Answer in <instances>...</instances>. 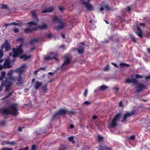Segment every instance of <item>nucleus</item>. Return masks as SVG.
Here are the masks:
<instances>
[{"label":"nucleus","mask_w":150,"mask_h":150,"mask_svg":"<svg viewBox=\"0 0 150 150\" xmlns=\"http://www.w3.org/2000/svg\"><path fill=\"white\" fill-rule=\"evenodd\" d=\"M23 69L22 67H20L19 68H17L15 71L17 73H18L19 75H21L23 72Z\"/></svg>","instance_id":"obj_23"},{"label":"nucleus","mask_w":150,"mask_h":150,"mask_svg":"<svg viewBox=\"0 0 150 150\" xmlns=\"http://www.w3.org/2000/svg\"><path fill=\"white\" fill-rule=\"evenodd\" d=\"M22 45L21 44L19 46H17L16 48H13V53L12 57L14 59L13 60V62L15 61L16 58L18 57L19 54L23 53V50L22 48Z\"/></svg>","instance_id":"obj_3"},{"label":"nucleus","mask_w":150,"mask_h":150,"mask_svg":"<svg viewBox=\"0 0 150 150\" xmlns=\"http://www.w3.org/2000/svg\"><path fill=\"white\" fill-rule=\"evenodd\" d=\"M29 149L28 147L27 146L25 148H23V149H20L18 150H28Z\"/></svg>","instance_id":"obj_52"},{"label":"nucleus","mask_w":150,"mask_h":150,"mask_svg":"<svg viewBox=\"0 0 150 150\" xmlns=\"http://www.w3.org/2000/svg\"><path fill=\"white\" fill-rule=\"evenodd\" d=\"M53 21L54 23H57L60 24L55 27L54 29L57 30H60L67 26V23L62 21V19L57 16H55L53 18Z\"/></svg>","instance_id":"obj_2"},{"label":"nucleus","mask_w":150,"mask_h":150,"mask_svg":"<svg viewBox=\"0 0 150 150\" xmlns=\"http://www.w3.org/2000/svg\"><path fill=\"white\" fill-rule=\"evenodd\" d=\"M14 31L16 33H17L19 32V30L18 28H15L14 29Z\"/></svg>","instance_id":"obj_51"},{"label":"nucleus","mask_w":150,"mask_h":150,"mask_svg":"<svg viewBox=\"0 0 150 150\" xmlns=\"http://www.w3.org/2000/svg\"><path fill=\"white\" fill-rule=\"evenodd\" d=\"M1 75L0 76V81H2L4 78L6 79V77H5L6 75V72L5 71H3L1 72Z\"/></svg>","instance_id":"obj_25"},{"label":"nucleus","mask_w":150,"mask_h":150,"mask_svg":"<svg viewBox=\"0 0 150 150\" xmlns=\"http://www.w3.org/2000/svg\"><path fill=\"white\" fill-rule=\"evenodd\" d=\"M130 139L133 140L134 139H135V137L134 135H132L130 136Z\"/></svg>","instance_id":"obj_46"},{"label":"nucleus","mask_w":150,"mask_h":150,"mask_svg":"<svg viewBox=\"0 0 150 150\" xmlns=\"http://www.w3.org/2000/svg\"><path fill=\"white\" fill-rule=\"evenodd\" d=\"M12 148H11L9 149L8 148H5L1 149V150H12Z\"/></svg>","instance_id":"obj_47"},{"label":"nucleus","mask_w":150,"mask_h":150,"mask_svg":"<svg viewBox=\"0 0 150 150\" xmlns=\"http://www.w3.org/2000/svg\"><path fill=\"white\" fill-rule=\"evenodd\" d=\"M20 25V23H16L14 22H13L12 23H5L4 24V26L5 27H7L8 26H10V25H15V26H17V25Z\"/></svg>","instance_id":"obj_20"},{"label":"nucleus","mask_w":150,"mask_h":150,"mask_svg":"<svg viewBox=\"0 0 150 150\" xmlns=\"http://www.w3.org/2000/svg\"><path fill=\"white\" fill-rule=\"evenodd\" d=\"M13 73L12 70H11L7 73V75L9 76L8 77L6 78V79L5 80H6L7 79H8L9 81H11V85L13 84V82L15 81V79L12 77Z\"/></svg>","instance_id":"obj_11"},{"label":"nucleus","mask_w":150,"mask_h":150,"mask_svg":"<svg viewBox=\"0 0 150 150\" xmlns=\"http://www.w3.org/2000/svg\"><path fill=\"white\" fill-rule=\"evenodd\" d=\"M74 139V137L73 136H71L68 138V140L70 142H71Z\"/></svg>","instance_id":"obj_44"},{"label":"nucleus","mask_w":150,"mask_h":150,"mask_svg":"<svg viewBox=\"0 0 150 150\" xmlns=\"http://www.w3.org/2000/svg\"><path fill=\"white\" fill-rule=\"evenodd\" d=\"M98 149L99 150H112L105 144H100L98 147Z\"/></svg>","instance_id":"obj_14"},{"label":"nucleus","mask_w":150,"mask_h":150,"mask_svg":"<svg viewBox=\"0 0 150 150\" xmlns=\"http://www.w3.org/2000/svg\"><path fill=\"white\" fill-rule=\"evenodd\" d=\"M36 30H37V28L36 27H33L31 29L27 28L24 30V32L25 33L28 34L30 33H32L33 31H35Z\"/></svg>","instance_id":"obj_15"},{"label":"nucleus","mask_w":150,"mask_h":150,"mask_svg":"<svg viewBox=\"0 0 150 150\" xmlns=\"http://www.w3.org/2000/svg\"><path fill=\"white\" fill-rule=\"evenodd\" d=\"M1 48L0 49V59H1L4 55L3 50Z\"/></svg>","instance_id":"obj_38"},{"label":"nucleus","mask_w":150,"mask_h":150,"mask_svg":"<svg viewBox=\"0 0 150 150\" xmlns=\"http://www.w3.org/2000/svg\"><path fill=\"white\" fill-rule=\"evenodd\" d=\"M3 68L6 69V66L4 65L3 66H2L0 64V70H1Z\"/></svg>","instance_id":"obj_49"},{"label":"nucleus","mask_w":150,"mask_h":150,"mask_svg":"<svg viewBox=\"0 0 150 150\" xmlns=\"http://www.w3.org/2000/svg\"><path fill=\"white\" fill-rule=\"evenodd\" d=\"M130 38L132 39V40L134 43H136V38L134 37L132 35H130Z\"/></svg>","instance_id":"obj_39"},{"label":"nucleus","mask_w":150,"mask_h":150,"mask_svg":"<svg viewBox=\"0 0 150 150\" xmlns=\"http://www.w3.org/2000/svg\"><path fill=\"white\" fill-rule=\"evenodd\" d=\"M37 23L36 22L33 21L27 22V24L29 26H30L33 25L35 26L37 25Z\"/></svg>","instance_id":"obj_26"},{"label":"nucleus","mask_w":150,"mask_h":150,"mask_svg":"<svg viewBox=\"0 0 150 150\" xmlns=\"http://www.w3.org/2000/svg\"><path fill=\"white\" fill-rule=\"evenodd\" d=\"M88 90L87 89H86L85 90V92L83 93V95L85 97H86L87 95Z\"/></svg>","instance_id":"obj_50"},{"label":"nucleus","mask_w":150,"mask_h":150,"mask_svg":"<svg viewBox=\"0 0 150 150\" xmlns=\"http://www.w3.org/2000/svg\"><path fill=\"white\" fill-rule=\"evenodd\" d=\"M104 6L105 11H109L110 10V8L108 5H104Z\"/></svg>","instance_id":"obj_31"},{"label":"nucleus","mask_w":150,"mask_h":150,"mask_svg":"<svg viewBox=\"0 0 150 150\" xmlns=\"http://www.w3.org/2000/svg\"><path fill=\"white\" fill-rule=\"evenodd\" d=\"M91 103V102H88L87 101H85L83 103V105H89Z\"/></svg>","instance_id":"obj_43"},{"label":"nucleus","mask_w":150,"mask_h":150,"mask_svg":"<svg viewBox=\"0 0 150 150\" xmlns=\"http://www.w3.org/2000/svg\"><path fill=\"white\" fill-rule=\"evenodd\" d=\"M97 118V117L96 115H94L92 117V118L93 120H95Z\"/></svg>","instance_id":"obj_59"},{"label":"nucleus","mask_w":150,"mask_h":150,"mask_svg":"<svg viewBox=\"0 0 150 150\" xmlns=\"http://www.w3.org/2000/svg\"><path fill=\"white\" fill-rule=\"evenodd\" d=\"M36 146L35 145H33L32 146V150H36Z\"/></svg>","instance_id":"obj_48"},{"label":"nucleus","mask_w":150,"mask_h":150,"mask_svg":"<svg viewBox=\"0 0 150 150\" xmlns=\"http://www.w3.org/2000/svg\"><path fill=\"white\" fill-rule=\"evenodd\" d=\"M98 137V142H99L100 141L102 140V139H103V137L101 135H98L97 136Z\"/></svg>","instance_id":"obj_36"},{"label":"nucleus","mask_w":150,"mask_h":150,"mask_svg":"<svg viewBox=\"0 0 150 150\" xmlns=\"http://www.w3.org/2000/svg\"><path fill=\"white\" fill-rule=\"evenodd\" d=\"M54 8L52 7H50L46 8L45 9L42 11V13H50L52 11Z\"/></svg>","instance_id":"obj_17"},{"label":"nucleus","mask_w":150,"mask_h":150,"mask_svg":"<svg viewBox=\"0 0 150 150\" xmlns=\"http://www.w3.org/2000/svg\"><path fill=\"white\" fill-rule=\"evenodd\" d=\"M6 123V122L5 120H3L0 121V125L2 126H4Z\"/></svg>","instance_id":"obj_40"},{"label":"nucleus","mask_w":150,"mask_h":150,"mask_svg":"<svg viewBox=\"0 0 150 150\" xmlns=\"http://www.w3.org/2000/svg\"><path fill=\"white\" fill-rule=\"evenodd\" d=\"M14 92V91H13L12 92H11L8 93V94L7 95V96H5V98H8V97H9L11 96L13 93Z\"/></svg>","instance_id":"obj_41"},{"label":"nucleus","mask_w":150,"mask_h":150,"mask_svg":"<svg viewBox=\"0 0 150 150\" xmlns=\"http://www.w3.org/2000/svg\"><path fill=\"white\" fill-rule=\"evenodd\" d=\"M122 115V113L119 112L117 113L115 117L112 119L110 126L111 127H116L117 125V121L119 119Z\"/></svg>","instance_id":"obj_5"},{"label":"nucleus","mask_w":150,"mask_h":150,"mask_svg":"<svg viewBox=\"0 0 150 150\" xmlns=\"http://www.w3.org/2000/svg\"><path fill=\"white\" fill-rule=\"evenodd\" d=\"M53 59H54L56 60H58V59L54 57H50L49 56H48L44 57V59L46 61L50 60Z\"/></svg>","instance_id":"obj_24"},{"label":"nucleus","mask_w":150,"mask_h":150,"mask_svg":"<svg viewBox=\"0 0 150 150\" xmlns=\"http://www.w3.org/2000/svg\"><path fill=\"white\" fill-rule=\"evenodd\" d=\"M47 84H45L42 87V90H43L44 92L45 93L47 90Z\"/></svg>","instance_id":"obj_34"},{"label":"nucleus","mask_w":150,"mask_h":150,"mask_svg":"<svg viewBox=\"0 0 150 150\" xmlns=\"http://www.w3.org/2000/svg\"><path fill=\"white\" fill-rule=\"evenodd\" d=\"M145 79L146 80L150 79V75L146 76L145 77Z\"/></svg>","instance_id":"obj_55"},{"label":"nucleus","mask_w":150,"mask_h":150,"mask_svg":"<svg viewBox=\"0 0 150 150\" xmlns=\"http://www.w3.org/2000/svg\"><path fill=\"white\" fill-rule=\"evenodd\" d=\"M134 75V74L131 75L130 76L132 78L131 80H130L129 79H127L125 80V83H126L128 84L131 83H133L135 84H137L138 81L136 79L133 78Z\"/></svg>","instance_id":"obj_9"},{"label":"nucleus","mask_w":150,"mask_h":150,"mask_svg":"<svg viewBox=\"0 0 150 150\" xmlns=\"http://www.w3.org/2000/svg\"><path fill=\"white\" fill-rule=\"evenodd\" d=\"M36 27L37 28V29L39 28L40 30H44L47 28V25L46 23H43L42 25H39L38 27Z\"/></svg>","instance_id":"obj_19"},{"label":"nucleus","mask_w":150,"mask_h":150,"mask_svg":"<svg viewBox=\"0 0 150 150\" xmlns=\"http://www.w3.org/2000/svg\"><path fill=\"white\" fill-rule=\"evenodd\" d=\"M127 11L128 12H129L131 11V9H130V8L129 7V6H128L127 7Z\"/></svg>","instance_id":"obj_63"},{"label":"nucleus","mask_w":150,"mask_h":150,"mask_svg":"<svg viewBox=\"0 0 150 150\" xmlns=\"http://www.w3.org/2000/svg\"><path fill=\"white\" fill-rule=\"evenodd\" d=\"M84 47L82 46H79L78 48V53L79 54H81L83 53L84 52Z\"/></svg>","instance_id":"obj_21"},{"label":"nucleus","mask_w":150,"mask_h":150,"mask_svg":"<svg viewBox=\"0 0 150 150\" xmlns=\"http://www.w3.org/2000/svg\"><path fill=\"white\" fill-rule=\"evenodd\" d=\"M33 39L35 42H38L39 40L38 38H34Z\"/></svg>","instance_id":"obj_62"},{"label":"nucleus","mask_w":150,"mask_h":150,"mask_svg":"<svg viewBox=\"0 0 150 150\" xmlns=\"http://www.w3.org/2000/svg\"><path fill=\"white\" fill-rule=\"evenodd\" d=\"M137 30H138V31H142L141 28L138 25L137 26Z\"/></svg>","instance_id":"obj_56"},{"label":"nucleus","mask_w":150,"mask_h":150,"mask_svg":"<svg viewBox=\"0 0 150 150\" xmlns=\"http://www.w3.org/2000/svg\"><path fill=\"white\" fill-rule=\"evenodd\" d=\"M120 66L121 67H129L130 66V65L125 63H121L120 64Z\"/></svg>","instance_id":"obj_33"},{"label":"nucleus","mask_w":150,"mask_h":150,"mask_svg":"<svg viewBox=\"0 0 150 150\" xmlns=\"http://www.w3.org/2000/svg\"><path fill=\"white\" fill-rule=\"evenodd\" d=\"M146 86L145 85H144L141 83H139L137 86L136 91L139 92L145 89H147Z\"/></svg>","instance_id":"obj_10"},{"label":"nucleus","mask_w":150,"mask_h":150,"mask_svg":"<svg viewBox=\"0 0 150 150\" xmlns=\"http://www.w3.org/2000/svg\"><path fill=\"white\" fill-rule=\"evenodd\" d=\"M104 9V6H101L100 8V11H103Z\"/></svg>","instance_id":"obj_53"},{"label":"nucleus","mask_w":150,"mask_h":150,"mask_svg":"<svg viewBox=\"0 0 150 150\" xmlns=\"http://www.w3.org/2000/svg\"><path fill=\"white\" fill-rule=\"evenodd\" d=\"M67 111L64 109H61L57 111L53 115L52 119V120H54L59 115H65L67 113Z\"/></svg>","instance_id":"obj_6"},{"label":"nucleus","mask_w":150,"mask_h":150,"mask_svg":"<svg viewBox=\"0 0 150 150\" xmlns=\"http://www.w3.org/2000/svg\"><path fill=\"white\" fill-rule=\"evenodd\" d=\"M74 127V125L71 124L70 125V127L71 129H73Z\"/></svg>","instance_id":"obj_61"},{"label":"nucleus","mask_w":150,"mask_h":150,"mask_svg":"<svg viewBox=\"0 0 150 150\" xmlns=\"http://www.w3.org/2000/svg\"><path fill=\"white\" fill-rule=\"evenodd\" d=\"M1 8L7 9L8 11H10L11 10L10 8L8 7V5L7 4H2Z\"/></svg>","instance_id":"obj_29"},{"label":"nucleus","mask_w":150,"mask_h":150,"mask_svg":"<svg viewBox=\"0 0 150 150\" xmlns=\"http://www.w3.org/2000/svg\"><path fill=\"white\" fill-rule=\"evenodd\" d=\"M8 44H9V43H8V40H5V41L4 42V43L1 46V47H0V48L1 49H3V48L4 47V45H8Z\"/></svg>","instance_id":"obj_30"},{"label":"nucleus","mask_w":150,"mask_h":150,"mask_svg":"<svg viewBox=\"0 0 150 150\" xmlns=\"http://www.w3.org/2000/svg\"><path fill=\"white\" fill-rule=\"evenodd\" d=\"M90 1L89 0H81L82 4H83L88 10H91L92 7V5L90 3Z\"/></svg>","instance_id":"obj_8"},{"label":"nucleus","mask_w":150,"mask_h":150,"mask_svg":"<svg viewBox=\"0 0 150 150\" xmlns=\"http://www.w3.org/2000/svg\"><path fill=\"white\" fill-rule=\"evenodd\" d=\"M31 13L32 15V18L33 19V21L38 23L39 21V20L38 17V16L34 11H32Z\"/></svg>","instance_id":"obj_13"},{"label":"nucleus","mask_w":150,"mask_h":150,"mask_svg":"<svg viewBox=\"0 0 150 150\" xmlns=\"http://www.w3.org/2000/svg\"><path fill=\"white\" fill-rule=\"evenodd\" d=\"M52 34H48L47 37H48V38H50L51 37H52Z\"/></svg>","instance_id":"obj_57"},{"label":"nucleus","mask_w":150,"mask_h":150,"mask_svg":"<svg viewBox=\"0 0 150 150\" xmlns=\"http://www.w3.org/2000/svg\"><path fill=\"white\" fill-rule=\"evenodd\" d=\"M23 40H24L23 38H21V37L19 38H18L17 40V41H18V42L20 41V42H22L23 41Z\"/></svg>","instance_id":"obj_42"},{"label":"nucleus","mask_w":150,"mask_h":150,"mask_svg":"<svg viewBox=\"0 0 150 150\" xmlns=\"http://www.w3.org/2000/svg\"><path fill=\"white\" fill-rule=\"evenodd\" d=\"M17 106V104L15 103L12 104L9 106V109L12 110V111L6 108H0V113L4 115H7L11 114L16 116L17 115V113L18 112Z\"/></svg>","instance_id":"obj_1"},{"label":"nucleus","mask_w":150,"mask_h":150,"mask_svg":"<svg viewBox=\"0 0 150 150\" xmlns=\"http://www.w3.org/2000/svg\"><path fill=\"white\" fill-rule=\"evenodd\" d=\"M4 65L6 66V68H10L11 67L10 65V60L9 59H7L5 60Z\"/></svg>","instance_id":"obj_16"},{"label":"nucleus","mask_w":150,"mask_h":150,"mask_svg":"<svg viewBox=\"0 0 150 150\" xmlns=\"http://www.w3.org/2000/svg\"><path fill=\"white\" fill-rule=\"evenodd\" d=\"M7 79L6 80L2 81L1 82V84L0 86V92L1 91L3 88V87L4 86L6 87L5 91L7 92L11 88V83L9 81L8 79Z\"/></svg>","instance_id":"obj_4"},{"label":"nucleus","mask_w":150,"mask_h":150,"mask_svg":"<svg viewBox=\"0 0 150 150\" xmlns=\"http://www.w3.org/2000/svg\"><path fill=\"white\" fill-rule=\"evenodd\" d=\"M64 60L63 63L61 65V67L62 68L69 64L71 63L70 57L67 55H65L63 57Z\"/></svg>","instance_id":"obj_7"},{"label":"nucleus","mask_w":150,"mask_h":150,"mask_svg":"<svg viewBox=\"0 0 150 150\" xmlns=\"http://www.w3.org/2000/svg\"><path fill=\"white\" fill-rule=\"evenodd\" d=\"M4 48H5V51H9L11 49V46L10 44L4 45V46L3 49Z\"/></svg>","instance_id":"obj_28"},{"label":"nucleus","mask_w":150,"mask_h":150,"mask_svg":"<svg viewBox=\"0 0 150 150\" xmlns=\"http://www.w3.org/2000/svg\"><path fill=\"white\" fill-rule=\"evenodd\" d=\"M16 80L19 82V83L20 84L23 83L22 78L21 75H19V76L17 77Z\"/></svg>","instance_id":"obj_27"},{"label":"nucleus","mask_w":150,"mask_h":150,"mask_svg":"<svg viewBox=\"0 0 150 150\" xmlns=\"http://www.w3.org/2000/svg\"><path fill=\"white\" fill-rule=\"evenodd\" d=\"M109 66L108 65L106 66L105 67L104 69V70L105 71H106L109 69Z\"/></svg>","instance_id":"obj_45"},{"label":"nucleus","mask_w":150,"mask_h":150,"mask_svg":"<svg viewBox=\"0 0 150 150\" xmlns=\"http://www.w3.org/2000/svg\"><path fill=\"white\" fill-rule=\"evenodd\" d=\"M42 84V82H40L38 81H36L34 85V87L36 89H38Z\"/></svg>","instance_id":"obj_18"},{"label":"nucleus","mask_w":150,"mask_h":150,"mask_svg":"<svg viewBox=\"0 0 150 150\" xmlns=\"http://www.w3.org/2000/svg\"><path fill=\"white\" fill-rule=\"evenodd\" d=\"M70 113L73 114H74L76 113V112L75 111L73 110L70 111Z\"/></svg>","instance_id":"obj_58"},{"label":"nucleus","mask_w":150,"mask_h":150,"mask_svg":"<svg viewBox=\"0 0 150 150\" xmlns=\"http://www.w3.org/2000/svg\"><path fill=\"white\" fill-rule=\"evenodd\" d=\"M119 105L120 107H122L123 106V105L122 104V101H121L119 103Z\"/></svg>","instance_id":"obj_54"},{"label":"nucleus","mask_w":150,"mask_h":150,"mask_svg":"<svg viewBox=\"0 0 150 150\" xmlns=\"http://www.w3.org/2000/svg\"><path fill=\"white\" fill-rule=\"evenodd\" d=\"M108 88V86L103 85L100 86V89L101 90H104L107 89Z\"/></svg>","instance_id":"obj_32"},{"label":"nucleus","mask_w":150,"mask_h":150,"mask_svg":"<svg viewBox=\"0 0 150 150\" xmlns=\"http://www.w3.org/2000/svg\"><path fill=\"white\" fill-rule=\"evenodd\" d=\"M137 35L140 37H143V33L142 31H138L137 32Z\"/></svg>","instance_id":"obj_35"},{"label":"nucleus","mask_w":150,"mask_h":150,"mask_svg":"<svg viewBox=\"0 0 150 150\" xmlns=\"http://www.w3.org/2000/svg\"><path fill=\"white\" fill-rule=\"evenodd\" d=\"M34 42H34V39H32V40H31L30 41V44H33V43H34Z\"/></svg>","instance_id":"obj_60"},{"label":"nucleus","mask_w":150,"mask_h":150,"mask_svg":"<svg viewBox=\"0 0 150 150\" xmlns=\"http://www.w3.org/2000/svg\"><path fill=\"white\" fill-rule=\"evenodd\" d=\"M134 114V112H128L125 113L123 117L122 120L121 122H124L125 120L127 118L130 117Z\"/></svg>","instance_id":"obj_12"},{"label":"nucleus","mask_w":150,"mask_h":150,"mask_svg":"<svg viewBox=\"0 0 150 150\" xmlns=\"http://www.w3.org/2000/svg\"><path fill=\"white\" fill-rule=\"evenodd\" d=\"M147 51L150 54V48H147Z\"/></svg>","instance_id":"obj_64"},{"label":"nucleus","mask_w":150,"mask_h":150,"mask_svg":"<svg viewBox=\"0 0 150 150\" xmlns=\"http://www.w3.org/2000/svg\"><path fill=\"white\" fill-rule=\"evenodd\" d=\"M31 57V56L30 55L27 56L25 54L21 55L20 57V59H23L24 61H25L27 59H30Z\"/></svg>","instance_id":"obj_22"},{"label":"nucleus","mask_w":150,"mask_h":150,"mask_svg":"<svg viewBox=\"0 0 150 150\" xmlns=\"http://www.w3.org/2000/svg\"><path fill=\"white\" fill-rule=\"evenodd\" d=\"M135 78L136 79H142L143 78V77L142 76L139 75V74H136L135 75Z\"/></svg>","instance_id":"obj_37"}]
</instances>
